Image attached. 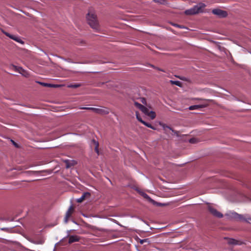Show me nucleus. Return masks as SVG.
Here are the masks:
<instances>
[{"mask_svg":"<svg viewBox=\"0 0 251 251\" xmlns=\"http://www.w3.org/2000/svg\"><path fill=\"white\" fill-rule=\"evenodd\" d=\"M86 18L90 26L96 31H98L99 29V25L97 21V16L95 13L89 11L87 15Z\"/></svg>","mask_w":251,"mask_h":251,"instance_id":"obj_1","label":"nucleus"},{"mask_svg":"<svg viewBox=\"0 0 251 251\" xmlns=\"http://www.w3.org/2000/svg\"><path fill=\"white\" fill-rule=\"evenodd\" d=\"M205 4L200 3L194 6L193 8L185 11V13L186 15H194L200 12H202L203 8L205 7Z\"/></svg>","mask_w":251,"mask_h":251,"instance_id":"obj_2","label":"nucleus"},{"mask_svg":"<svg viewBox=\"0 0 251 251\" xmlns=\"http://www.w3.org/2000/svg\"><path fill=\"white\" fill-rule=\"evenodd\" d=\"M208 209L211 214L218 218H222L223 215L211 206H208Z\"/></svg>","mask_w":251,"mask_h":251,"instance_id":"obj_3","label":"nucleus"},{"mask_svg":"<svg viewBox=\"0 0 251 251\" xmlns=\"http://www.w3.org/2000/svg\"><path fill=\"white\" fill-rule=\"evenodd\" d=\"M212 13L218 16L220 18H224L227 15V12L226 11L222 10L219 9H214L212 10Z\"/></svg>","mask_w":251,"mask_h":251,"instance_id":"obj_4","label":"nucleus"},{"mask_svg":"<svg viewBox=\"0 0 251 251\" xmlns=\"http://www.w3.org/2000/svg\"><path fill=\"white\" fill-rule=\"evenodd\" d=\"M74 211V207L73 206L71 205L66 213L65 217L64 219L65 223H67L68 222V219L71 216Z\"/></svg>","mask_w":251,"mask_h":251,"instance_id":"obj_5","label":"nucleus"},{"mask_svg":"<svg viewBox=\"0 0 251 251\" xmlns=\"http://www.w3.org/2000/svg\"><path fill=\"white\" fill-rule=\"evenodd\" d=\"M2 32L3 34H4L6 36L9 37L10 38L18 42H19V43H22V40L19 39L18 37L17 36H15L14 35H11L10 34V33L4 31V30H2Z\"/></svg>","mask_w":251,"mask_h":251,"instance_id":"obj_6","label":"nucleus"},{"mask_svg":"<svg viewBox=\"0 0 251 251\" xmlns=\"http://www.w3.org/2000/svg\"><path fill=\"white\" fill-rule=\"evenodd\" d=\"M232 214L234 218L238 219L239 220H244L247 222H248L249 220L251 221V217H249L247 219H245L243 217V216L242 215H240L237 214V213H232Z\"/></svg>","mask_w":251,"mask_h":251,"instance_id":"obj_7","label":"nucleus"},{"mask_svg":"<svg viewBox=\"0 0 251 251\" xmlns=\"http://www.w3.org/2000/svg\"><path fill=\"white\" fill-rule=\"evenodd\" d=\"M92 110L97 113L100 114H107L108 113V111L107 109L101 108H94L93 109H92Z\"/></svg>","mask_w":251,"mask_h":251,"instance_id":"obj_8","label":"nucleus"},{"mask_svg":"<svg viewBox=\"0 0 251 251\" xmlns=\"http://www.w3.org/2000/svg\"><path fill=\"white\" fill-rule=\"evenodd\" d=\"M69 237V243L72 244L74 242L79 241L80 238L77 235H70Z\"/></svg>","mask_w":251,"mask_h":251,"instance_id":"obj_9","label":"nucleus"},{"mask_svg":"<svg viewBox=\"0 0 251 251\" xmlns=\"http://www.w3.org/2000/svg\"><path fill=\"white\" fill-rule=\"evenodd\" d=\"M228 243L230 245H241L242 243L234 239H228Z\"/></svg>","mask_w":251,"mask_h":251,"instance_id":"obj_10","label":"nucleus"},{"mask_svg":"<svg viewBox=\"0 0 251 251\" xmlns=\"http://www.w3.org/2000/svg\"><path fill=\"white\" fill-rule=\"evenodd\" d=\"M87 196H90V194L88 192L83 193V195H82V196L80 198H79L77 200V201L78 202H82L84 200L85 197Z\"/></svg>","mask_w":251,"mask_h":251,"instance_id":"obj_11","label":"nucleus"},{"mask_svg":"<svg viewBox=\"0 0 251 251\" xmlns=\"http://www.w3.org/2000/svg\"><path fill=\"white\" fill-rule=\"evenodd\" d=\"M204 106L203 105H194L190 106L189 107V109L190 110H193L196 109H199L200 108L204 107Z\"/></svg>","mask_w":251,"mask_h":251,"instance_id":"obj_12","label":"nucleus"},{"mask_svg":"<svg viewBox=\"0 0 251 251\" xmlns=\"http://www.w3.org/2000/svg\"><path fill=\"white\" fill-rule=\"evenodd\" d=\"M92 142L94 143L95 147V151L97 152L98 155L100 154L99 151V142L96 141L95 140L93 139L92 140Z\"/></svg>","mask_w":251,"mask_h":251,"instance_id":"obj_13","label":"nucleus"},{"mask_svg":"<svg viewBox=\"0 0 251 251\" xmlns=\"http://www.w3.org/2000/svg\"><path fill=\"white\" fill-rule=\"evenodd\" d=\"M142 123L146 126L150 127L153 130H155L156 129L155 127L152 126L151 124L147 123L145 121H142Z\"/></svg>","mask_w":251,"mask_h":251,"instance_id":"obj_14","label":"nucleus"},{"mask_svg":"<svg viewBox=\"0 0 251 251\" xmlns=\"http://www.w3.org/2000/svg\"><path fill=\"white\" fill-rule=\"evenodd\" d=\"M147 115L149 116L152 120L154 119L156 117L155 113L152 111H150Z\"/></svg>","mask_w":251,"mask_h":251,"instance_id":"obj_15","label":"nucleus"},{"mask_svg":"<svg viewBox=\"0 0 251 251\" xmlns=\"http://www.w3.org/2000/svg\"><path fill=\"white\" fill-rule=\"evenodd\" d=\"M134 105L138 109H139L140 110L143 108V109H145L144 108V106L142 104L137 102H134Z\"/></svg>","mask_w":251,"mask_h":251,"instance_id":"obj_16","label":"nucleus"},{"mask_svg":"<svg viewBox=\"0 0 251 251\" xmlns=\"http://www.w3.org/2000/svg\"><path fill=\"white\" fill-rule=\"evenodd\" d=\"M13 67H14L15 70L18 71L20 73L22 74L23 75H25L23 74V73L25 72V70L21 67H17L15 66H13Z\"/></svg>","mask_w":251,"mask_h":251,"instance_id":"obj_17","label":"nucleus"},{"mask_svg":"<svg viewBox=\"0 0 251 251\" xmlns=\"http://www.w3.org/2000/svg\"><path fill=\"white\" fill-rule=\"evenodd\" d=\"M171 84H175L176 85H177L178 86H181V82L179 81H173L171 80L170 81Z\"/></svg>","mask_w":251,"mask_h":251,"instance_id":"obj_18","label":"nucleus"},{"mask_svg":"<svg viewBox=\"0 0 251 251\" xmlns=\"http://www.w3.org/2000/svg\"><path fill=\"white\" fill-rule=\"evenodd\" d=\"M144 108L145 109H143L142 108L141 111H142L146 115H148V113H149L150 111L145 106H144Z\"/></svg>","mask_w":251,"mask_h":251,"instance_id":"obj_19","label":"nucleus"},{"mask_svg":"<svg viewBox=\"0 0 251 251\" xmlns=\"http://www.w3.org/2000/svg\"><path fill=\"white\" fill-rule=\"evenodd\" d=\"M80 86H81V84L80 83H75L74 84L70 85L69 86V87H71V88H78V87H80Z\"/></svg>","mask_w":251,"mask_h":251,"instance_id":"obj_20","label":"nucleus"},{"mask_svg":"<svg viewBox=\"0 0 251 251\" xmlns=\"http://www.w3.org/2000/svg\"><path fill=\"white\" fill-rule=\"evenodd\" d=\"M136 118L141 123H142V121H144L142 118H141V117L139 116V114L138 113V112L136 111Z\"/></svg>","mask_w":251,"mask_h":251,"instance_id":"obj_21","label":"nucleus"},{"mask_svg":"<svg viewBox=\"0 0 251 251\" xmlns=\"http://www.w3.org/2000/svg\"><path fill=\"white\" fill-rule=\"evenodd\" d=\"M197 139L195 138H191L190 140H189V142L190 143H192V144H195L197 142Z\"/></svg>","mask_w":251,"mask_h":251,"instance_id":"obj_22","label":"nucleus"},{"mask_svg":"<svg viewBox=\"0 0 251 251\" xmlns=\"http://www.w3.org/2000/svg\"><path fill=\"white\" fill-rule=\"evenodd\" d=\"M166 127L171 130L175 134H176L177 136H178V131L174 130L172 129L171 127H170L168 126H166Z\"/></svg>","mask_w":251,"mask_h":251,"instance_id":"obj_23","label":"nucleus"},{"mask_svg":"<svg viewBox=\"0 0 251 251\" xmlns=\"http://www.w3.org/2000/svg\"><path fill=\"white\" fill-rule=\"evenodd\" d=\"M155 1L160 3L161 4H165V0H154Z\"/></svg>","mask_w":251,"mask_h":251,"instance_id":"obj_24","label":"nucleus"},{"mask_svg":"<svg viewBox=\"0 0 251 251\" xmlns=\"http://www.w3.org/2000/svg\"><path fill=\"white\" fill-rule=\"evenodd\" d=\"M94 107H80L79 109H87V110H92V109H93Z\"/></svg>","mask_w":251,"mask_h":251,"instance_id":"obj_25","label":"nucleus"},{"mask_svg":"<svg viewBox=\"0 0 251 251\" xmlns=\"http://www.w3.org/2000/svg\"><path fill=\"white\" fill-rule=\"evenodd\" d=\"M41 84L42 85H43V86H50V84H49L48 83H41Z\"/></svg>","mask_w":251,"mask_h":251,"instance_id":"obj_26","label":"nucleus"},{"mask_svg":"<svg viewBox=\"0 0 251 251\" xmlns=\"http://www.w3.org/2000/svg\"><path fill=\"white\" fill-rule=\"evenodd\" d=\"M156 68V69L157 70H159V71H162V72H166V71L165 70L161 69H160L159 68Z\"/></svg>","mask_w":251,"mask_h":251,"instance_id":"obj_27","label":"nucleus"},{"mask_svg":"<svg viewBox=\"0 0 251 251\" xmlns=\"http://www.w3.org/2000/svg\"><path fill=\"white\" fill-rule=\"evenodd\" d=\"M71 165L70 164H69L68 162H67L66 163V168H69L71 167Z\"/></svg>","mask_w":251,"mask_h":251,"instance_id":"obj_28","label":"nucleus"},{"mask_svg":"<svg viewBox=\"0 0 251 251\" xmlns=\"http://www.w3.org/2000/svg\"><path fill=\"white\" fill-rule=\"evenodd\" d=\"M143 196H144V198H149V196H148V195H147V194H143Z\"/></svg>","mask_w":251,"mask_h":251,"instance_id":"obj_29","label":"nucleus"},{"mask_svg":"<svg viewBox=\"0 0 251 251\" xmlns=\"http://www.w3.org/2000/svg\"><path fill=\"white\" fill-rule=\"evenodd\" d=\"M174 25L175 26H176V27H179L180 28L181 27L180 25H178L177 24H174Z\"/></svg>","mask_w":251,"mask_h":251,"instance_id":"obj_30","label":"nucleus"},{"mask_svg":"<svg viewBox=\"0 0 251 251\" xmlns=\"http://www.w3.org/2000/svg\"><path fill=\"white\" fill-rule=\"evenodd\" d=\"M145 240H141V241H140V243H141V244H143V243L145 242Z\"/></svg>","mask_w":251,"mask_h":251,"instance_id":"obj_31","label":"nucleus"},{"mask_svg":"<svg viewBox=\"0 0 251 251\" xmlns=\"http://www.w3.org/2000/svg\"><path fill=\"white\" fill-rule=\"evenodd\" d=\"M12 142H13V143L14 145L16 147H17V144L15 142H14V141H12Z\"/></svg>","mask_w":251,"mask_h":251,"instance_id":"obj_32","label":"nucleus"},{"mask_svg":"<svg viewBox=\"0 0 251 251\" xmlns=\"http://www.w3.org/2000/svg\"><path fill=\"white\" fill-rule=\"evenodd\" d=\"M153 68H155L154 66H153ZM156 67H155V69H156Z\"/></svg>","mask_w":251,"mask_h":251,"instance_id":"obj_33","label":"nucleus"}]
</instances>
